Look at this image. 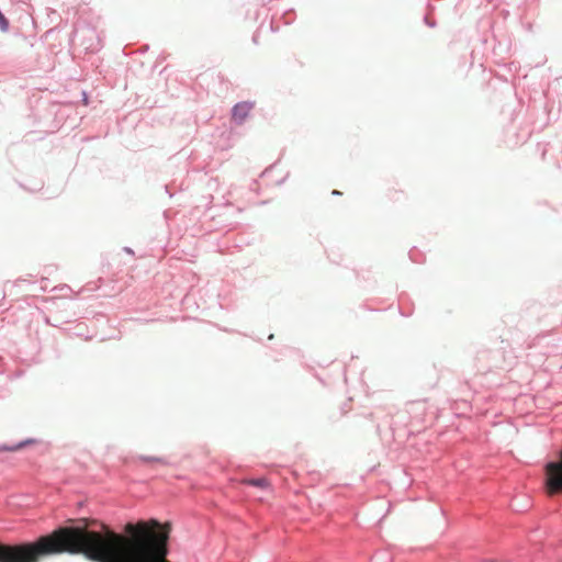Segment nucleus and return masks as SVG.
<instances>
[{
  "mask_svg": "<svg viewBox=\"0 0 562 562\" xmlns=\"http://www.w3.org/2000/svg\"><path fill=\"white\" fill-rule=\"evenodd\" d=\"M243 484L251 485L259 488H268L269 482L266 477H259V479H245L241 481Z\"/></svg>",
  "mask_w": 562,
  "mask_h": 562,
  "instance_id": "7ed1b4c3",
  "label": "nucleus"
},
{
  "mask_svg": "<svg viewBox=\"0 0 562 562\" xmlns=\"http://www.w3.org/2000/svg\"><path fill=\"white\" fill-rule=\"evenodd\" d=\"M148 461H161L159 458H148Z\"/></svg>",
  "mask_w": 562,
  "mask_h": 562,
  "instance_id": "39448f33",
  "label": "nucleus"
},
{
  "mask_svg": "<svg viewBox=\"0 0 562 562\" xmlns=\"http://www.w3.org/2000/svg\"><path fill=\"white\" fill-rule=\"evenodd\" d=\"M546 487L549 495L562 493V451L557 461L546 465Z\"/></svg>",
  "mask_w": 562,
  "mask_h": 562,
  "instance_id": "f257e3e1",
  "label": "nucleus"
},
{
  "mask_svg": "<svg viewBox=\"0 0 562 562\" xmlns=\"http://www.w3.org/2000/svg\"><path fill=\"white\" fill-rule=\"evenodd\" d=\"M24 445H25V443H20V445H18V446L13 447V448H10L9 450H11V451L18 450V449H20V448L24 447Z\"/></svg>",
  "mask_w": 562,
  "mask_h": 562,
  "instance_id": "20e7f679",
  "label": "nucleus"
},
{
  "mask_svg": "<svg viewBox=\"0 0 562 562\" xmlns=\"http://www.w3.org/2000/svg\"><path fill=\"white\" fill-rule=\"evenodd\" d=\"M167 562H170V561L167 560Z\"/></svg>",
  "mask_w": 562,
  "mask_h": 562,
  "instance_id": "0eeeda50",
  "label": "nucleus"
},
{
  "mask_svg": "<svg viewBox=\"0 0 562 562\" xmlns=\"http://www.w3.org/2000/svg\"><path fill=\"white\" fill-rule=\"evenodd\" d=\"M254 103L251 102H239L233 108L232 117L234 121L241 123L249 112L252 110Z\"/></svg>",
  "mask_w": 562,
  "mask_h": 562,
  "instance_id": "f03ea898",
  "label": "nucleus"
},
{
  "mask_svg": "<svg viewBox=\"0 0 562 562\" xmlns=\"http://www.w3.org/2000/svg\"><path fill=\"white\" fill-rule=\"evenodd\" d=\"M333 193H334V194H340V192H339V191H336V190H334V191H333Z\"/></svg>",
  "mask_w": 562,
  "mask_h": 562,
  "instance_id": "423d86ee",
  "label": "nucleus"
}]
</instances>
